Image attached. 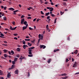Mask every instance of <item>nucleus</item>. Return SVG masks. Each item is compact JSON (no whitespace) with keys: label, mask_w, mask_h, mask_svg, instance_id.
Wrapping results in <instances>:
<instances>
[{"label":"nucleus","mask_w":79,"mask_h":79,"mask_svg":"<svg viewBox=\"0 0 79 79\" xmlns=\"http://www.w3.org/2000/svg\"><path fill=\"white\" fill-rule=\"evenodd\" d=\"M28 51L29 52H32V50L30 48H28Z\"/></svg>","instance_id":"393cba45"},{"label":"nucleus","mask_w":79,"mask_h":79,"mask_svg":"<svg viewBox=\"0 0 79 79\" xmlns=\"http://www.w3.org/2000/svg\"><path fill=\"white\" fill-rule=\"evenodd\" d=\"M26 45H23V48L24 49H26Z\"/></svg>","instance_id":"cd10ccee"},{"label":"nucleus","mask_w":79,"mask_h":79,"mask_svg":"<svg viewBox=\"0 0 79 79\" xmlns=\"http://www.w3.org/2000/svg\"><path fill=\"white\" fill-rule=\"evenodd\" d=\"M40 2H41V4L43 3V2H42V0H40Z\"/></svg>","instance_id":"864d4df0"},{"label":"nucleus","mask_w":79,"mask_h":79,"mask_svg":"<svg viewBox=\"0 0 79 79\" xmlns=\"http://www.w3.org/2000/svg\"><path fill=\"white\" fill-rule=\"evenodd\" d=\"M28 26V24H27L26 26L23 27V31H24V30H25V29H26L27 27Z\"/></svg>","instance_id":"423d86ee"},{"label":"nucleus","mask_w":79,"mask_h":79,"mask_svg":"<svg viewBox=\"0 0 79 79\" xmlns=\"http://www.w3.org/2000/svg\"><path fill=\"white\" fill-rule=\"evenodd\" d=\"M29 29L30 30H31V31L32 30H33V28H31V27H29Z\"/></svg>","instance_id":"72a5a7b5"},{"label":"nucleus","mask_w":79,"mask_h":79,"mask_svg":"<svg viewBox=\"0 0 79 79\" xmlns=\"http://www.w3.org/2000/svg\"><path fill=\"white\" fill-rule=\"evenodd\" d=\"M17 35H18V34L17 33H15L14 34V35H15V36H17Z\"/></svg>","instance_id":"a18cd8bd"},{"label":"nucleus","mask_w":79,"mask_h":79,"mask_svg":"<svg viewBox=\"0 0 79 79\" xmlns=\"http://www.w3.org/2000/svg\"><path fill=\"white\" fill-rule=\"evenodd\" d=\"M66 2H64V3H63V5L64 6H65V5H66Z\"/></svg>","instance_id":"c03bdc74"},{"label":"nucleus","mask_w":79,"mask_h":79,"mask_svg":"<svg viewBox=\"0 0 79 79\" xmlns=\"http://www.w3.org/2000/svg\"><path fill=\"white\" fill-rule=\"evenodd\" d=\"M40 48H43V49H45L46 48V46L44 45H40Z\"/></svg>","instance_id":"f03ea898"},{"label":"nucleus","mask_w":79,"mask_h":79,"mask_svg":"<svg viewBox=\"0 0 79 79\" xmlns=\"http://www.w3.org/2000/svg\"><path fill=\"white\" fill-rule=\"evenodd\" d=\"M36 19H37V18H35V19H34L33 20V21H34V22L35 21H36Z\"/></svg>","instance_id":"5fc2aeb1"},{"label":"nucleus","mask_w":79,"mask_h":79,"mask_svg":"<svg viewBox=\"0 0 79 79\" xmlns=\"http://www.w3.org/2000/svg\"><path fill=\"white\" fill-rule=\"evenodd\" d=\"M77 62H75L73 64V68H76V66H77Z\"/></svg>","instance_id":"f257e3e1"},{"label":"nucleus","mask_w":79,"mask_h":79,"mask_svg":"<svg viewBox=\"0 0 79 79\" xmlns=\"http://www.w3.org/2000/svg\"><path fill=\"white\" fill-rule=\"evenodd\" d=\"M51 5H54V4H53V2H51Z\"/></svg>","instance_id":"69168bd1"},{"label":"nucleus","mask_w":79,"mask_h":79,"mask_svg":"<svg viewBox=\"0 0 79 79\" xmlns=\"http://www.w3.org/2000/svg\"><path fill=\"white\" fill-rule=\"evenodd\" d=\"M41 13L42 15H44V12L42 11H41Z\"/></svg>","instance_id":"f704fd0d"},{"label":"nucleus","mask_w":79,"mask_h":79,"mask_svg":"<svg viewBox=\"0 0 79 79\" xmlns=\"http://www.w3.org/2000/svg\"><path fill=\"white\" fill-rule=\"evenodd\" d=\"M68 61H69V60H68V59H66V62L67 63H68Z\"/></svg>","instance_id":"09e8293b"},{"label":"nucleus","mask_w":79,"mask_h":79,"mask_svg":"<svg viewBox=\"0 0 79 79\" xmlns=\"http://www.w3.org/2000/svg\"><path fill=\"white\" fill-rule=\"evenodd\" d=\"M0 75H1V76L3 75V73H2V71L1 70H0Z\"/></svg>","instance_id":"6ab92c4d"},{"label":"nucleus","mask_w":79,"mask_h":79,"mask_svg":"<svg viewBox=\"0 0 79 79\" xmlns=\"http://www.w3.org/2000/svg\"><path fill=\"white\" fill-rule=\"evenodd\" d=\"M1 8H2V9H3V8H4V6H1Z\"/></svg>","instance_id":"052dcab7"},{"label":"nucleus","mask_w":79,"mask_h":79,"mask_svg":"<svg viewBox=\"0 0 79 79\" xmlns=\"http://www.w3.org/2000/svg\"><path fill=\"white\" fill-rule=\"evenodd\" d=\"M0 79H4V78L3 77H0Z\"/></svg>","instance_id":"338daca9"},{"label":"nucleus","mask_w":79,"mask_h":79,"mask_svg":"<svg viewBox=\"0 0 79 79\" xmlns=\"http://www.w3.org/2000/svg\"><path fill=\"white\" fill-rule=\"evenodd\" d=\"M27 74H28V77H29V76H30V73H29V72H28L27 73Z\"/></svg>","instance_id":"58836bf2"},{"label":"nucleus","mask_w":79,"mask_h":79,"mask_svg":"<svg viewBox=\"0 0 79 79\" xmlns=\"http://www.w3.org/2000/svg\"><path fill=\"white\" fill-rule=\"evenodd\" d=\"M8 53H9V54L10 55H11V52H10V51H9Z\"/></svg>","instance_id":"4d7b16f0"},{"label":"nucleus","mask_w":79,"mask_h":79,"mask_svg":"<svg viewBox=\"0 0 79 79\" xmlns=\"http://www.w3.org/2000/svg\"><path fill=\"white\" fill-rule=\"evenodd\" d=\"M0 35H0V37H1V38H3V37L2 36H4V35H3L2 33H1Z\"/></svg>","instance_id":"ddd939ff"},{"label":"nucleus","mask_w":79,"mask_h":79,"mask_svg":"<svg viewBox=\"0 0 79 79\" xmlns=\"http://www.w3.org/2000/svg\"><path fill=\"white\" fill-rule=\"evenodd\" d=\"M77 52H77V50H76L75 51V52H74V53L75 54H77Z\"/></svg>","instance_id":"b1692460"},{"label":"nucleus","mask_w":79,"mask_h":79,"mask_svg":"<svg viewBox=\"0 0 79 79\" xmlns=\"http://www.w3.org/2000/svg\"><path fill=\"white\" fill-rule=\"evenodd\" d=\"M66 75H67V74H66V73H64V74H61V75H60V76H66Z\"/></svg>","instance_id":"4468645a"},{"label":"nucleus","mask_w":79,"mask_h":79,"mask_svg":"<svg viewBox=\"0 0 79 79\" xmlns=\"http://www.w3.org/2000/svg\"><path fill=\"white\" fill-rule=\"evenodd\" d=\"M27 44H28V46H31L32 45V44L30 43H27Z\"/></svg>","instance_id":"aec40b11"},{"label":"nucleus","mask_w":79,"mask_h":79,"mask_svg":"<svg viewBox=\"0 0 79 79\" xmlns=\"http://www.w3.org/2000/svg\"><path fill=\"white\" fill-rule=\"evenodd\" d=\"M24 17H25V16L22 15L21 17V19L23 18H24Z\"/></svg>","instance_id":"c9c22d12"},{"label":"nucleus","mask_w":79,"mask_h":79,"mask_svg":"<svg viewBox=\"0 0 79 79\" xmlns=\"http://www.w3.org/2000/svg\"><path fill=\"white\" fill-rule=\"evenodd\" d=\"M16 57H17V58H19V55L18 54V55H17L16 56Z\"/></svg>","instance_id":"a19ab883"},{"label":"nucleus","mask_w":79,"mask_h":79,"mask_svg":"<svg viewBox=\"0 0 79 79\" xmlns=\"http://www.w3.org/2000/svg\"><path fill=\"white\" fill-rule=\"evenodd\" d=\"M67 40H70V38H69V37L67 38Z\"/></svg>","instance_id":"13d9d810"},{"label":"nucleus","mask_w":79,"mask_h":79,"mask_svg":"<svg viewBox=\"0 0 79 79\" xmlns=\"http://www.w3.org/2000/svg\"><path fill=\"white\" fill-rule=\"evenodd\" d=\"M15 62H16L15 61H12V63L13 64H15Z\"/></svg>","instance_id":"5701e85b"},{"label":"nucleus","mask_w":79,"mask_h":79,"mask_svg":"<svg viewBox=\"0 0 79 79\" xmlns=\"http://www.w3.org/2000/svg\"><path fill=\"white\" fill-rule=\"evenodd\" d=\"M10 53L11 54V55H13V54H14V53H15V52H14V51H13L12 50L11 51Z\"/></svg>","instance_id":"f3484780"},{"label":"nucleus","mask_w":79,"mask_h":79,"mask_svg":"<svg viewBox=\"0 0 79 79\" xmlns=\"http://www.w3.org/2000/svg\"><path fill=\"white\" fill-rule=\"evenodd\" d=\"M6 8H7V7H4V10H6Z\"/></svg>","instance_id":"49530a36"},{"label":"nucleus","mask_w":79,"mask_h":79,"mask_svg":"<svg viewBox=\"0 0 79 79\" xmlns=\"http://www.w3.org/2000/svg\"><path fill=\"white\" fill-rule=\"evenodd\" d=\"M56 19H56V18L55 19V21H54L55 23H56Z\"/></svg>","instance_id":"79ce46f5"},{"label":"nucleus","mask_w":79,"mask_h":79,"mask_svg":"<svg viewBox=\"0 0 79 79\" xmlns=\"http://www.w3.org/2000/svg\"><path fill=\"white\" fill-rule=\"evenodd\" d=\"M17 51H18V52H20V51H21V49H20V48H17Z\"/></svg>","instance_id":"dca6fc26"},{"label":"nucleus","mask_w":79,"mask_h":79,"mask_svg":"<svg viewBox=\"0 0 79 79\" xmlns=\"http://www.w3.org/2000/svg\"><path fill=\"white\" fill-rule=\"evenodd\" d=\"M12 23L14 25H15V22H12Z\"/></svg>","instance_id":"680f3d73"},{"label":"nucleus","mask_w":79,"mask_h":79,"mask_svg":"<svg viewBox=\"0 0 79 79\" xmlns=\"http://www.w3.org/2000/svg\"><path fill=\"white\" fill-rule=\"evenodd\" d=\"M29 8L30 9H33V8L32 7H29Z\"/></svg>","instance_id":"774afa93"},{"label":"nucleus","mask_w":79,"mask_h":79,"mask_svg":"<svg viewBox=\"0 0 79 79\" xmlns=\"http://www.w3.org/2000/svg\"><path fill=\"white\" fill-rule=\"evenodd\" d=\"M53 11V8L52 9H51L50 10V11L51 12H52V11Z\"/></svg>","instance_id":"473e14b6"},{"label":"nucleus","mask_w":79,"mask_h":79,"mask_svg":"<svg viewBox=\"0 0 79 79\" xmlns=\"http://www.w3.org/2000/svg\"><path fill=\"white\" fill-rule=\"evenodd\" d=\"M18 72H19V71H18V70L16 69L15 72V74H18Z\"/></svg>","instance_id":"6e6552de"},{"label":"nucleus","mask_w":79,"mask_h":79,"mask_svg":"<svg viewBox=\"0 0 79 79\" xmlns=\"http://www.w3.org/2000/svg\"><path fill=\"white\" fill-rule=\"evenodd\" d=\"M28 56H29V57H32L33 55H28Z\"/></svg>","instance_id":"bb28decb"},{"label":"nucleus","mask_w":79,"mask_h":79,"mask_svg":"<svg viewBox=\"0 0 79 79\" xmlns=\"http://www.w3.org/2000/svg\"><path fill=\"white\" fill-rule=\"evenodd\" d=\"M32 18L30 17H28L27 18V19H31Z\"/></svg>","instance_id":"de8ad7c7"},{"label":"nucleus","mask_w":79,"mask_h":79,"mask_svg":"<svg viewBox=\"0 0 79 79\" xmlns=\"http://www.w3.org/2000/svg\"><path fill=\"white\" fill-rule=\"evenodd\" d=\"M50 16H48L47 17V19H50Z\"/></svg>","instance_id":"4c0bfd02"},{"label":"nucleus","mask_w":79,"mask_h":79,"mask_svg":"<svg viewBox=\"0 0 79 79\" xmlns=\"http://www.w3.org/2000/svg\"><path fill=\"white\" fill-rule=\"evenodd\" d=\"M23 23L26 26V25H27V21H25Z\"/></svg>","instance_id":"a211bd4d"},{"label":"nucleus","mask_w":79,"mask_h":79,"mask_svg":"<svg viewBox=\"0 0 79 79\" xmlns=\"http://www.w3.org/2000/svg\"><path fill=\"white\" fill-rule=\"evenodd\" d=\"M18 11V10H16L14 11L13 12L14 13H16V12H17Z\"/></svg>","instance_id":"37998d69"},{"label":"nucleus","mask_w":79,"mask_h":79,"mask_svg":"<svg viewBox=\"0 0 79 79\" xmlns=\"http://www.w3.org/2000/svg\"><path fill=\"white\" fill-rule=\"evenodd\" d=\"M29 53L30 55H32V52L31 51H29Z\"/></svg>","instance_id":"e433bc0d"},{"label":"nucleus","mask_w":79,"mask_h":79,"mask_svg":"<svg viewBox=\"0 0 79 79\" xmlns=\"http://www.w3.org/2000/svg\"><path fill=\"white\" fill-rule=\"evenodd\" d=\"M16 28H17V27H14V28H12V27L10 26V29L11 30V31H14L15 30V29H16Z\"/></svg>","instance_id":"7ed1b4c3"},{"label":"nucleus","mask_w":79,"mask_h":79,"mask_svg":"<svg viewBox=\"0 0 79 79\" xmlns=\"http://www.w3.org/2000/svg\"><path fill=\"white\" fill-rule=\"evenodd\" d=\"M35 39H34V40H33V41H31V42L32 43H34V42H35Z\"/></svg>","instance_id":"7c9ffc66"},{"label":"nucleus","mask_w":79,"mask_h":79,"mask_svg":"<svg viewBox=\"0 0 79 79\" xmlns=\"http://www.w3.org/2000/svg\"><path fill=\"white\" fill-rule=\"evenodd\" d=\"M48 2H46L44 3V4H45V5H47V4H48Z\"/></svg>","instance_id":"6e6d98bb"},{"label":"nucleus","mask_w":79,"mask_h":79,"mask_svg":"<svg viewBox=\"0 0 79 79\" xmlns=\"http://www.w3.org/2000/svg\"><path fill=\"white\" fill-rule=\"evenodd\" d=\"M51 59H50L48 61V63H50V62H51Z\"/></svg>","instance_id":"412c9836"},{"label":"nucleus","mask_w":79,"mask_h":79,"mask_svg":"<svg viewBox=\"0 0 79 79\" xmlns=\"http://www.w3.org/2000/svg\"><path fill=\"white\" fill-rule=\"evenodd\" d=\"M30 39H25V41H30Z\"/></svg>","instance_id":"a878e982"},{"label":"nucleus","mask_w":79,"mask_h":79,"mask_svg":"<svg viewBox=\"0 0 79 79\" xmlns=\"http://www.w3.org/2000/svg\"><path fill=\"white\" fill-rule=\"evenodd\" d=\"M4 56L5 58H7V57H8V55H7V54H4Z\"/></svg>","instance_id":"9b49d317"},{"label":"nucleus","mask_w":79,"mask_h":79,"mask_svg":"<svg viewBox=\"0 0 79 79\" xmlns=\"http://www.w3.org/2000/svg\"><path fill=\"white\" fill-rule=\"evenodd\" d=\"M1 58H2L3 59H6V58H5V57H3V56H1Z\"/></svg>","instance_id":"3c124183"},{"label":"nucleus","mask_w":79,"mask_h":79,"mask_svg":"<svg viewBox=\"0 0 79 79\" xmlns=\"http://www.w3.org/2000/svg\"><path fill=\"white\" fill-rule=\"evenodd\" d=\"M23 44H26V41H23Z\"/></svg>","instance_id":"0e129e2a"},{"label":"nucleus","mask_w":79,"mask_h":79,"mask_svg":"<svg viewBox=\"0 0 79 79\" xmlns=\"http://www.w3.org/2000/svg\"><path fill=\"white\" fill-rule=\"evenodd\" d=\"M50 15V12H48L46 13L45 16H48V15Z\"/></svg>","instance_id":"4be33fe9"},{"label":"nucleus","mask_w":79,"mask_h":79,"mask_svg":"<svg viewBox=\"0 0 79 79\" xmlns=\"http://www.w3.org/2000/svg\"><path fill=\"white\" fill-rule=\"evenodd\" d=\"M67 78L68 77H62V79H67Z\"/></svg>","instance_id":"c85d7f7f"},{"label":"nucleus","mask_w":79,"mask_h":79,"mask_svg":"<svg viewBox=\"0 0 79 79\" xmlns=\"http://www.w3.org/2000/svg\"><path fill=\"white\" fill-rule=\"evenodd\" d=\"M8 10L10 11H14L15 10V9L13 8H9Z\"/></svg>","instance_id":"1a4fd4ad"},{"label":"nucleus","mask_w":79,"mask_h":79,"mask_svg":"<svg viewBox=\"0 0 79 79\" xmlns=\"http://www.w3.org/2000/svg\"><path fill=\"white\" fill-rule=\"evenodd\" d=\"M18 58L15 57L14 59V61L15 62L17 61H18Z\"/></svg>","instance_id":"f8f14e48"},{"label":"nucleus","mask_w":79,"mask_h":79,"mask_svg":"<svg viewBox=\"0 0 79 79\" xmlns=\"http://www.w3.org/2000/svg\"><path fill=\"white\" fill-rule=\"evenodd\" d=\"M24 21H25V20L24 19H21V23L22 24H24L23 23H24Z\"/></svg>","instance_id":"0eeeda50"},{"label":"nucleus","mask_w":79,"mask_h":79,"mask_svg":"<svg viewBox=\"0 0 79 79\" xmlns=\"http://www.w3.org/2000/svg\"><path fill=\"white\" fill-rule=\"evenodd\" d=\"M72 61L73 62V61H74V59L73 58H72Z\"/></svg>","instance_id":"603ef678"},{"label":"nucleus","mask_w":79,"mask_h":79,"mask_svg":"<svg viewBox=\"0 0 79 79\" xmlns=\"http://www.w3.org/2000/svg\"><path fill=\"white\" fill-rule=\"evenodd\" d=\"M75 74H79V72L78 73H76Z\"/></svg>","instance_id":"e2e57ef3"},{"label":"nucleus","mask_w":79,"mask_h":79,"mask_svg":"<svg viewBox=\"0 0 79 79\" xmlns=\"http://www.w3.org/2000/svg\"><path fill=\"white\" fill-rule=\"evenodd\" d=\"M4 52V53H7L8 52V50H6V49H4L3 50Z\"/></svg>","instance_id":"2eb2a0df"},{"label":"nucleus","mask_w":79,"mask_h":79,"mask_svg":"<svg viewBox=\"0 0 79 79\" xmlns=\"http://www.w3.org/2000/svg\"><path fill=\"white\" fill-rule=\"evenodd\" d=\"M51 15L52 17H54V16H55V15H54L53 14H51Z\"/></svg>","instance_id":"2f4dec72"},{"label":"nucleus","mask_w":79,"mask_h":79,"mask_svg":"<svg viewBox=\"0 0 79 79\" xmlns=\"http://www.w3.org/2000/svg\"><path fill=\"white\" fill-rule=\"evenodd\" d=\"M11 75L10 73H8L7 75V78H10V77H11Z\"/></svg>","instance_id":"20e7f679"},{"label":"nucleus","mask_w":79,"mask_h":79,"mask_svg":"<svg viewBox=\"0 0 79 79\" xmlns=\"http://www.w3.org/2000/svg\"><path fill=\"white\" fill-rule=\"evenodd\" d=\"M3 19L5 20V21H6V18L5 17H3Z\"/></svg>","instance_id":"c756f323"},{"label":"nucleus","mask_w":79,"mask_h":79,"mask_svg":"<svg viewBox=\"0 0 79 79\" xmlns=\"http://www.w3.org/2000/svg\"><path fill=\"white\" fill-rule=\"evenodd\" d=\"M39 38H41V40H43V38L44 37V36L42 35H41L40 34L39 35Z\"/></svg>","instance_id":"39448f33"},{"label":"nucleus","mask_w":79,"mask_h":79,"mask_svg":"<svg viewBox=\"0 0 79 79\" xmlns=\"http://www.w3.org/2000/svg\"><path fill=\"white\" fill-rule=\"evenodd\" d=\"M14 39H15V40H18V38L17 37H14Z\"/></svg>","instance_id":"bf43d9fd"},{"label":"nucleus","mask_w":79,"mask_h":79,"mask_svg":"<svg viewBox=\"0 0 79 79\" xmlns=\"http://www.w3.org/2000/svg\"><path fill=\"white\" fill-rule=\"evenodd\" d=\"M30 49H34V48H35V47H31L30 48Z\"/></svg>","instance_id":"ea45409f"},{"label":"nucleus","mask_w":79,"mask_h":79,"mask_svg":"<svg viewBox=\"0 0 79 79\" xmlns=\"http://www.w3.org/2000/svg\"><path fill=\"white\" fill-rule=\"evenodd\" d=\"M14 66H15V65H12L11 66V67L9 68V69L11 70V69H13L14 68Z\"/></svg>","instance_id":"9d476101"},{"label":"nucleus","mask_w":79,"mask_h":79,"mask_svg":"<svg viewBox=\"0 0 79 79\" xmlns=\"http://www.w3.org/2000/svg\"><path fill=\"white\" fill-rule=\"evenodd\" d=\"M60 15H63V12H62L61 11H60Z\"/></svg>","instance_id":"8fccbe9b"}]
</instances>
